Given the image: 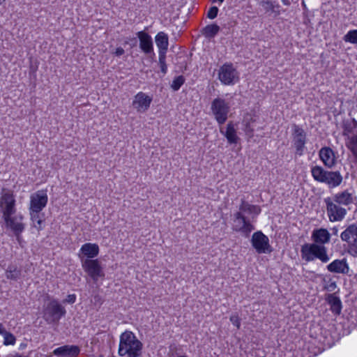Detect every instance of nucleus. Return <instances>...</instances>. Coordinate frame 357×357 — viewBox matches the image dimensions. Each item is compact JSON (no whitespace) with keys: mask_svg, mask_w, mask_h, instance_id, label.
Segmentation results:
<instances>
[{"mask_svg":"<svg viewBox=\"0 0 357 357\" xmlns=\"http://www.w3.org/2000/svg\"><path fill=\"white\" fill-rule=\"evenodd\" d=\"M15 357H28V356H24L20 354H15Z\"/></svg>","mask_w":357,"mask_h":357,"instance_id":"obj_50","label":"nucleus"},{"mask_svg":"<svg viewBox=\"0 0 357 357\" xmlns=\"http://www.w3.org/2000/svg\"><path fill=\"white\" fill-rule=\"evenodd\" d=\"M244 123H245V132H252L255 131V128H254L255 121L246 122L245 120Z\"/></svg>","mask_w":357,"mask_h":357,"instance_id":"obj_41","label":"nucleus"},{"mask_svg":"<svg viewBox=\"0 0 357 357\" xmlns=\"http://www.w3.org/2000/svg\"><path fill=\"white\" fill-rule=\"evenodd\" d=\"M80 349L77 345H64L55 349L53 354L60 357H76L79 355Z\"/></svg>","mask_w":357,"mask_h":357,"instance_id":"obj_17","label":"nucleus"},{"mask_svg":"<svg viewBox=\"0 0 357 357\" xmlns=\"http://www.w3.org/2000/svg\"><path fill=\"white\" fill-rule=\"evenodd\" d=\"M295 131H296V134H298V135H301V132H298V130L297 129H296V130H295Z\"/></svg>","mask_w":357,"mask_h":357,"instance_id":"obj_51","label":"nucleus"},{"mask_svg":"<svg viewBox=\"0 0 357 357\" xmlns=\"http://www.w3.org/2000/svg\"><path fill=\"white\" fill-rule=\"evenodd\" d=\"M319 157L324 164L329 168H331L335 164L334 152L329 147L321 148L319 151Z\"/></svg>","mask_w":357,"mask_h":357,"instance_id":"obj_20","label":"nucleus"},{"mask_svg":"<svg viewBox=\"0 0 357 357\" xmlns=\"http://www.w3.org/2000/svg\"><path fill=\"white\" fill-rule=\"evenodd\" d=\"M235 130L231 123H229L227 126V130L225 134H234Z\"/></svg>","mask_w":357,"mask_h":357,"instance_id":"obj_44","label":"nucleus"},{"mask_svg":"<svg viewBox=\"0 0 357 357\" xmlns=\"http://www.w3.org/2000/svg\"><path fill=\"white\" fill-rule=\"evenodd\" d=\"M220 28L216 24H211L206 26L201 30L202 34L206 38H214L220 31Z\"/></svg>","mask_w":357,"mask_h":357,"instance_id":"obj_27","label":"nucleus"},{"mask_svg":"<svg viewBox=\"0 0 357 357\" xmlns=\"http://www.w3.org/2000/svg\"><path fill=\"white\" fill-rule=\"evenodd\" d=\"M332 200L339 205L345 206L349 205L354 202L352 194L348 190L336 193Z\"/></svg>","mask_w":357,"mask_h":357,"instance_id":"obj_22","label":"nucleus"},{"mask_svg":"<svg viewBox=\"0 0 357 357\" xmlns=\"http://www.w3.org/2000/svg\"><path fill=\"white\" fill-rule=\"evenodd\" d=\"M75 301H76L75 294H69L65 299L64 302L73 304L75 302Z\"/></svg>","mask_w":357,"mask_h":357,"instance_id":"obj_43","label":"nucleus"},{"mask_svg":"<svg viewBox=\"0 0 357 357\" xmlns=\"http://www.w3.org/2000/svg\"><path fill=\"white\" fill-rule=\"evenodd\" d=\"M48 197L45 191L38 190L30 197L29 210L34 212H41L46 206Z\"/></svg>","mask_w":357,"mask_h":357,"instance_id":"obj_14","label":"nucleus"},{"mask_svg":"<svg viewBox=\"0 0 357 357\" xmlns=\"http://www.w3.org/2000/svg\"><path fill=\"white\" fill-rule=\"evenodd\" d=\"M99 246L96 243H86L83 244L79 250V255L84 259H93L99 254Z\"/></svg>","mask_w":357,"mask_h":357,"instance_id":"obj_18","label":"nucleus"},{"mask_svg":"<svg viewBox=\"0 0 357 357\" xmlns=\"http://www.w3.org/2000/svg\"><path fill=\"white\" fill-rule=\"evenodd\" d=\"M26 347H27V344H26V343H24V342H22V343H21V344H20L19 349H20V350H23V349H24Z\"/></svg>","mask_w":357,"mask_h":357,"instance_id":"obj_47","label":"nucleus"},{"mask_svg":"<svg viewBox=\"0 0 357 357\" xmlns=\"http://www.w3.org/2000/svg\"><path fill=\"white\" fill-rule=\"evenodd\" d=\"M142 349L143 344L132 331H126L120 335L118 349L120 356L140 357Z\"/></svg>","mask_w":357,"mask_h":357,"instance_id":"obj_2","label":"nucleus"},{"mask_svg":"<svg viewBox=\"0 0 357 357\" xmlns=\"http://www.w3.org/2000/svg\"><path fill=\"white\" fill-rule=\"evenodd\" d=\"M29 215L32 223L44 218V215L40 213V212H34L33 211H29Z\"/></svg>","mask_w":357,"mask_h":357,"instance_id":"obj_36","label":"nucleus"},{"mask_svg":"<svg viewBox=\"0 0 357 357\" xmlns=\"http://www.w3.org/2000/svg\"><path fill=\"white\" fill-rule=\"evenodd\" d=\"M5 275L8 280L17 281L22 277V269L15 264H10L5 271Z\"/></svg>","mask_w":357,"mask_h":357,"instance_id":"obj_25","label":"nucleus"},{"mask_svg":"<svg viewBox=\"0 0 357 357\" xmlns=\"http://www.w3.org/2000/svg\"><path fill=\"white\" fill-rule=\"evenodd\" d=\"M137 36L139 39V47L145 54L153 52V42L151 36L144 31H139Z\"/></svg>","mask_w":357,"mask_h":357,"instance_id":"obj_19","label":"nucleus"},{"mask_svg":"<svg viewBox=\"0 0 357 357\" xmlns=\"http://www.w3.org/2000/svg\"><path fill=\"white\" fill-rule=\"evenodd\" d=\"M44 221H45V219H44V218H43L36 221V222H33L31 225H32V227L36 228V229L38 231H40L43 230L44 228V225H43Z\"/></svg>","mask_w":357,"mask_h":357,"instance_id":"obj_39","label":"nucleus"},{"mask_svg":"<svg viewBox=\"0 0 357 357\" xmlns=\"http://www.w3.org/2000/svg\"><path fill=\"white\" fill-rule=\"evenodd\" d=\"M234 222L233 229L245 234L246 236H248L251 231L255 229L251 221L241 212H236L234 214Z\"/></svg>","mask_w":357,"mask_h":357,"instance_id":"obj_12","label":"nucleus"},{"mask_svg":"<svg viewBox=\"0 0 357 357\" xmlns=\"http://www.w3.org/2000/svg\"><path fill=\"white\" fill-rule=\"evenodd\" d=\"M332 231H333V234H334V235H336V236H337V232H338V229H337V227H333V228L332 229Z\"/></svg>","mask_w":357,"mask_h":357,"instance_id":"obj_49","label":"nucleus"},{"mask_svg":"<svg viewBox=\"0 0 357 357\" xmlns=\"http://www.w3.org/2000/svg\"><path fill=\"white\" fill-rule=\"evenodd\" d=\"M6 0H0V5H1Z\"/></svg>","mask_w":357,"mask_h":357,"instance_id":"obj_52","label":"nucleus"},{"mask_svg":"<svg viewBox=\"0 0 357 357\" xmlns=\"http://www.w3.org/2000/svg\"><path fill=\"white\" fill-rule=\"evenodd\" d=\"M44 221H45V219H44V218H43L36 221V222H33L31 225H32V227L36 228V229L38 231H40L43 230L44 228V225H43Z\"/></svg>","mask_w":357,"mask_h":357,"instance_id":"obj_40","label":"nucleus"},{"mask_svg":"<svg viewBox=\"0 0 357 357\" xmlns=\"http://www.w3.org/2000/svg\"><path fill=\"white\" fill-rule=\"evenodd\" d=\"M219 9L216 6H213L209 8L207 12L206 17L211 20L215 18L218 15Z\"/></svg>","mask_w":357,"mask_h":357,"instance_id":"obj_35","label":"nucleus"},{"mask_svg":"<svg viewBox=\"0 0 357 357\" xmlns=\"http://www.w3.org/2000/svg\"><path fill=\"white\" fill-rule=\"evenodd\" d=\"M346 145L354 155H357V135H347Z\"/></svg>","mask_w":357,"mask_h":357,"instance_id":"obj_28","label":"nucleus"},{"mask_svg":"<svg viewBox=\"0 0 357 357\" xmlns=\"http://www.w3.org/2000/svg\"><path fill=\"white\" fill-rule=\"evenodd\" d=\"M311 239L313 243H306L301 246V258L307 262L317 259L323 264L328 263L331 257L324 245L330 242L331 234L324 228L315 229L312 232Z\"/></svg>","mask_w":357,"mask_h":357,"instance_id":"obj_1","label":"nucleus"},{"mask_svg":"<svg viewBox=\"0 0 357 357\" xmlns=\"http://www.w3.org/2000/svg\"><path fill=\"white\" fill-rule=\"evenodd\" d=\"M354 156L356 158V161H357V154H356V155H354Z\"/></svg>","mask_w":357,"mask_h":357,"instance_id":"obj_53","label":"nucleus"},{"mask_svg":"<svg viewBox=\"0 0 357 357\" xmlns=\"http://www.w3.org/2000/svg\"><path fill=\"white\" fill-rule=\"evenodd\" d=\"M155 42L158 48L159 54H166L169 46V37L167 33L160 31L155 37Z\"/></svg>","mask_w":357,"mask_h":357,"instance_id":"obj_21","label":"nucleus"},{"mask_svg":"<svg viewBox=\"0 0 357 357\" xmlns=\"http://www.w3.org/2000/svg\"><path fill=\"white\" fill-rule=\"evenodd\" d=\"M185 78L183 75H179L174 78L171 85L172 89L174 91H178L181 86L184 84Z\"/></svg>","mask_w":357,"mask_h":357,"instance_id":"obj_31","label":"nucleus"},{"mask_svg":"<svg viewBox=\"0 0 357 357\" xmlns=\"http://www.w3.org/2000/svg\"><path fill=\"white\" fill-rule=\"evenodd\" d=\"M3 220L6 227L10 229L20 241L21 234L25 229V225L23 223L24 216L22 214L10 215L3 218Z\"/></svg>","mask_w":357,"mask_h":357,"instance_id":"obj_8","label":"nucleus"},{"mask_svg":"<svg viewBox=\"0 0 357 357\" xmlns=\"http://www.w3.org/2000/svg\"><path fill=\"white\" fill-rule=\"evenodd\" d=\"M166 54H159V64L160 66L161 72L165 75L167 73V66L166 64Z\"/></svg>","mask_w":357,"mask_h":357,"instance_id":"obj_34","label":"nucleus"},{"mask_svg":"<svg viewBox=\"0 0 357 357\" xmlns=\"http://www.w3.org/2000/svg\"><path fill=\"white\" fill-rule=\"evenodd\" d=\"M326 205V211L331 222H338L342 220L346 214L347 210L334 202L331 197L324 199Z\"/></svg>","mask_w":357,"mask_h":357,"instance_id":"obj_11","label":"nucleus"},{"mask_svg":"<svg viewBox=\"0 0 357 357\" xmlns=\"http://www.w3.org/2000/svg\"><path fill=\"white\" fill-rule=\"evenodd\" d=\"M260 5L264 8L266 12L270 10L272 12H275V8H279V5L275 6L271 1H261Z\"/></svg>","mask_w":357,"mask_h":357,"instance_id":"obj_33","label":"nucleus"},{"mask_svg":"<svg viewBox=\"0 0 357 357\" xmlns=\"http://www.w3.org/2000/svg\"><path fill=\"white\" fill-rule=\"evenodd\" d=\"M229 109V103L223 98H216L211 102V109L219 124L227 121Z\"/></svg>","mask_w":357,"mask_h":357,"instance_id":"obj_7","label":"nucleus"},{"mask_svg":"<svg viewBox=\"0 0 357 357\" xmlns=\"http://www.w3.org/2000/svg\"><path fill=\"white\" fill-rule=\"evenodd\" d=\"M219 79L225 85H232L239 79L238 73L232 63H225L220 67L218 73Z\"/></svg>","mask_w":357,"mask_h":357,"instance_id":"obj_10","label":"nucleus"},{"mask_svg":"<svg viewBox=\"0 0 357 357\" xmlns=\"http://www.w3.org/2000/svg\"><path fill=\"white\" fill-rule=\"evenodd\" d=\"M342 241L347 243V251L353 257H357V222L349 225L341 234Z\"/></svg>","mask_w":357,"mask_h":357,"instance_id":"obj_5","label":"nucleus"},{"mask_svg":"<svg viewBox=\"0 0 357 357\" xmlns=\"http://www.w3.org/2000/svg\"><path fill=\"white\" fill-rule=\"evenodd\" d=\"M8 331L5 329L3 325L0 323V335H4Z\"/></svg>","mask_w":357,"mask_h":357,"instance_id":"obj_46","label":"nucleus"},{"mask_svg":"<svg viewBox=\"0 0 357 357\" xmlns=\"http://www.w3.org/2000/svg\"><path fill=\"white\" fill-rule=\"evenodd\" d=\"M229 144H236L239 140L238 135H225Z\"/></svg>","mask_w":357,"mask_h":357,"instance_id":"obj_42","label":"nucleus"},{"mask_svg":"<svg viewBox=\"0 0 357 357\" xmlns=\"http://www.w3.org/2000/svg\"><path fill=\"white\" fill-rule=\"evenodd\" d=\"M66 313L56 299H52L43 308V318L48 324H57Z\"/></svg>","mask_w":357,"mask_h":357,"instance_id":"obj_4","label":"nucleus"},{"mask_svg":"<svg viewBox=\"0 0 357 357\" xmlns=\"http://www.w3.org/2000/svg\"><path fill=\"white\" fill-rule=\"evenodd\" d=\"M82 267L89 276L96 282L99 278L105 276L104 271L98 259H84L79 255Z\"/></svg>","mask_w":357,"mask_h":357,"instance_id":"obj_6","label":"nucleus"},{"mask_svg":"<svg viewBox=\"0 0 357 357\" xmlns=\"http://www.w3.org/2000/svg\"><path fill=\"white\" fill-rule=\"evenodd\" d=\"M311 173L315 181L327 185L329 188L339 186L343 180L340 172L328 171L317 165L312 167Z\"/></svg>","mask_w":357,"mask_h":357,"instance_id":"obj_3","label":"nucleus"},{"mask_svg":"<svg viewBox=\"0 0 357 357\" xmlns=\"http://www.w3.org/2000/svg\"><path fill=\"white\" fill-rule=\"evenodd\" d=\"M344 40L353 44L357 43V29L349 31L344 36Z\"/></svg>","mask_w":357,"mask_h":357,"instance_id":"obj_30","label":"nucleus"},{"mask_svg":"<svg viewBox=\"0 0 357 357\" xmlns=\"http://www.w3.org/2000/svg\"><path fill=\"white\" fill-rule=\"evenodd\" d=\"M282 2L285 5V6H289L291 4V2L289 0H281Z\"/></svg>","mask_w":357,"mask_h":357,"instance_id":"obj_48","label":"nucleus"},{"mask_svg":"<svg viewBox=\"0 0 357 357\" xmlns=\"http://www.w3.org/2000/svg\"><path fill=\"white\" fill-rule=\"evenodd\" d=\"M326 301L331 306V310L335 314H340L342 310V302L340 298L334 294H330L326 298Z\"/></svg>","mask_w":357,"mask_h":357,"instance_id":"obj_24","label":"nucleus"},{"mask_svg":"<svg viewBox=\"0 0 357 357\" xmlns=\"http://www.w3.org/2000/svg\"><path fill=\"white\" fill-rule=\"evenodd\" d=\"M336 288V282L333 281L332 279H330L324 286V289L328 291H333Z\"/></svg>","mask_w":357,"mask_h":357,"instance_id":"obj_37","label":"nucleus"},{"mask_svg":"<svg viewBox=\"0 0 357 357\" xmlns=\"http://www.w3.org/2000/svg\"><path fill=\"white\" fill-rule=\"evenodd\" d=\"M15 199L12 192L2 190L0 197V212L2 213V218L10 215H15L16 213Z\"/></svg>","mask_w":357,"mask_h":357,"instance_id":"obj_9","label":"nucleus"},{"mask_svg":"<svg viewBox=\"0 0 357 357\" xmlns=\"http://www.w3.org/2000/svg\"><path fill=\"white\" fill-rule=\"evenodd\" d=\"M244 214V213H247L248 214H253L252 218L257 216L261 213V208L259 206L257 205H253L249 204L245 199H242L241 201V204L239 206V211Z\"/></svg>","mask_w":357,"mask_h":357,"instance_id":"obj_23","label":"nucleus"},{"mask_svg":"<svg viewBox=\"0 0 357 357\" xmlns=\"http://www.w3.org/2000/svg\"><path fill=\"white\" fill-rule=\"evenodd\" d=\"M251 243L252 247L259 254L270 253L272 251L268 238L260 231L252 234Z\"/></svg>","mask_w":357,"mask_h":357,"instance_id":"obj_13","label":"nucleus"},{"mask_svg":"<svg viewBox=\"0 0 357 357\" xmlns=\"http://www.w3.org/2000/svg\"><path fill=\"white\" fill-rule=\"evenodd\" d=\"M3 337V344L14 345L16 341L15 337L10 332H7Z\"/></svg>","mask_w":357,"mask_h":357,"instance_id":"obj_32","label":"nucleus"},{"mask_svg":"<svg viewBox=\"0 0 357 357\" xmlns=\"http://www.w3.org/2000/svg\"><path fill=\"white\" fill-rule=\"evenodd\" d=\"M328 271L333 273H341L347 275L349 272V266L346 259H335L327 265Z\"/></svg>","mask_w":357,"mask_h":357,"instance_id":"obj_16","label":"nucleus"},{"mask_svg":"<svg viewBox=\"0 0 357 357\" xmlns=\"http://www.w3.org/2000/svg\"><path fill=\"white\" fill-rule=\"evenodd\" d=\"M124 52H125L124 50L122 47H119L116 49L114 54L117 56H119L123 55L124 54Z\"/></svg>","mask_w":357,"mask_h":357,"instance_id":"obj_45","label":"nucleus"},{"mask_svg":"<svg viewBox=\"0 0 357 357\" xmlns=\"http://www.w3.org/2000/svg\"><path fill=\"white\" fill-rule=\"evenodd\" d=\"M306 142L305 135H296L293 140V144L296 149V154L302 155L305 150Z\"/></svg>","mask_w":357,"mask_h":357,"instance_id":"obj_26","label":"nucleus"},{"mask_svg":"<svg viewBox=\"0 0 357 357\" xmlns=\"http://www.w3.org/2000/svg\"><path fill=\"white\" fill-rule=\"evenodd\" d=\"M230 321L238 329L241 327V319L237 314H232L229 318Z\"/></svg>","mask_w":357,"mask_h":357,"instance_id":"obj_38","label":"nucleus"},{"mask_svg":"<svg viewBox=\"0 0 357 357\" xmlns=\"http://www.w3.org/2000/svg\"><path fill=\"white\" fill-rule=\"evenodd\" d=\"M344 134H346V132L351 134H357V121L355 119H352L344 121Z\"/></svg>","mask_w":357,"mask_h":357,"instance_id":"obj_29","label":"nucleus"},{"mask_svg":"<svg viewBox=\"0 0 357 357\" xmlns=\"http://www.w3.org/2000/svg\"><path fill=\"white\" fill-rule=\"evenodd\" d=\"M152 98L143 92L138 93L132 102V106L138 112L146 111L151 103Z\"/></svg>","mask_w":357,"mask_h":357,"instance_id":"obj_15","label":"nucleus"}]
</instances>
